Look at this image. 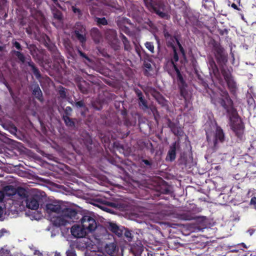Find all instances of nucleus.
Listing matches in <instances>:
<instances>
[{"instance_id": "obj_6", "label": "nucleus", "mask_w": 256, "mask_h": 256, "mask_svg": "<svg viewBox=\"0 0 256 256\" xmlns=\"http://www.w3.org/2000/svg\"><path fill=\"white\" fill-rule=\"evenodd\" d=\"M79 222H80L82 226L90 232L94 231L97 227L95 219L88 215L82 216V214Z\"/></svg>"}, {"instance_id": "obj_1", "label": "nucleus", "mask_w": 256, "mask_h": 256, "mask_svg": "<svg viewBox=\"0 0 256 256\" xmlns=\"http://www.w3.org/2000/svg\"><path fill=\"white\" fill-rule=\"evenodd\" d=\"M220 104L229 115L230 126L236 136L241 139L245 128L244 123L240 118L236 110L234 107V103H228L226 99L221 98Z\"/></svg>"}, {"instance_id": "obj_3", "label": "nucleus", "mask_w": 256, "mask_h": 256, "mask_svg": "<svg viewBox=\"0 0 256 256\" xmlns=\"http://www.w3.org/2000/svg\"><path fill=\"white\" fill-rule=\"evenodd\" d=\"M146 7L151 12H154L160 18L168 20L170 16L166 12H164L165 6L162 2H154L153 0H144Z\"/></svg>"}, {"instance_id": "obj_12", "label": "nucleus", "mask_w": 256, "mask_h": 256, "mask_svg": "<svg viewBox=\"0 0 256 256\" xmlns=\"http://www.w3.org/2000/svg\"><path fill=\"white\" fill-rule=\"evenodd\" d=\"M62 119L64 121L66 126L70 129L76 130L78 128V120L76 118L62 116Z\"/></svg>"}, {"instance_id": "obj_22", "label": "nucleus", "mask_w": 256, "mask_h": 256, "mask_svg": "<svg viewBox=\"0 0 256 256\" xmlns=\"http://www.w3.org/2000/svg\"><path fill=\"white\" fill-rule=\"evenodd\" d=\"M178 218L182 220H191L196 219V216L192 212L187 211L178 214Z\"/></svg>"}, {"instance_id": "obj_26", "label": "nucleus", "mask_w": 256, "mask_h": 256, "mask_svg": "<svg viewBox=\"0 0 256 256\" xmlns=\"http://www.w3.org/2000/svg\"><path fill=\"white\" fill-rule=\"evenodd\" d=\"M78 86L80 90L84 94H87L90 90V85L86 81L84 80L80 82L78 84Z\"/></svg>"}, {"instance_id": "obj_42", "label": "nucleus", "mask_w": 256, "mask_h": 256, "mask_svg": "<svg viewBox=\"0 0 256 256\" xmlns=\"http://www.w3.org/2000/svg\"><path fill=\"white\" fill-rule=\"evenodd\" d=\"M176 36L171 37V38L166 42V45L168 47L171 48L172 50L176 49L174 43L176 41Z\"/></svg>"}, {"instance_id": "obj_14", "label": "nucleus", "mask_w": 256, "mask_h": 256, "mask_svg": "<svg viewBox=\"0 0 256 256\" xmlns=\"http://www.w3.org/2000/svg\"><path fill=\"white\" fill-rule=\"evenodd\" d=\"M178 144L176 142H173L170 147L169 150L166 156V160L170 162L174 160L176 158V150Z\"/></svg>"}, {"instance_id": "obj_15", "label": "nucleus", "mask_w": 256, "mask_h": 256, "mask_svg": "<svg viewBox=\"0 0 256 256\" xmlns=\"http://www.w3.org/2000/svg\"><path fill=\"white\" fill-rule=\"evenodd\" d=\"M227 84L228 88L230 90V94L236 96V92L238 90L237 84L234 78H232L226 82Z\"/></svg>"}, {"instance_id": "obj_41", "label": "nucleus", "mask_w": 256, "mask_h": 256, "mask_svg": "<svg viewBox=\"0 0 256 256\" xmlns=\"http://www.w3.org/2000/svg\"><path fill=\"white\" fill-rule=\"evenodd\" d=\"M146 48L152 53H154V46L153 42H146L144 43Z\"/></svg>"}, {"instance_id": "obj_35", "label": "nucleus", "mask_w": 256, "mask_h": 256, "mask_svg": "<svg viewBox=\"0 0 256 256\" xmlns=\"http://www.w3.org/2000/svg\"><path fill=\"white\" fill-rule=\"evenodd\" d=\"M144 66L146 68L144 72V76H150L151 74H150V72L152 70V68L151 64L148 62L144 61Z\"/></svg>"}, {"instance_id": "obj_31", "label": "nucleus", "mask_w": 256, "mask_h": 256, "mask_svg": "<svg viewBox=\"0 0 256 256\" xmlns=\"http://www.w3.org/2000/svg\"><path fill=\"white\" fill-rule=\"evenodd\" d=\"M16 194H17L22 198H26V200L28 196L27 191L22 187H18L16 188Z\"/></svg>"}, {"instance_id": "obj_9", "label": "nucleus", "mask_w": 256, "mask_h": 256, "mask_svg": "<svg viewBox=\"0 0 256 256\" xmlns=\"http://www.w3.org/2000/svg\"><path fill=\"white\" fill-rule=\"evenodd\" d=\"M214 136V146H216L218 142H224V134L220 126H216Z\"/></svg>"}, {"instance_id": "obj_50", "label": "nucleus", "mask_w": 256, "mask_h": 256, "mask_svg": "<svg viewBox=\"0 0 256 256\" xmlns=\"http://www.w3.org/2000/svg\"><path fill=\"white\" fill-rule=\"evenodd\" d=\"M110 34L112 36V39H115L116 35V32L114 30H110L108 31L106 33V37L108 38V35Z\"/></svg>"}, {"instance_id": "obj_23", "label": "nucleus", "mask_w": 256, "mask_h": 256, "mask_svg": "<svg viewBox=\"0 0 256 256\" xmlns=\"http://www.w3.org/2000/svg\"><path fill=\"white\" fill-rule=\"evenodd\" d=\"M51 51L52 56L54 62L60 64L64 62L60 52L56 48H54Z\"/></svg>"}, {"instance_id": "obj_8", "label": "nucleus", "mask_w": 256, "mask_h": 256, "mask_svg": "<svg viewBox=\"0 0 256 256\" xmlns=\"http://www.w3.org/2000/svg\"><path fill=\"white\" fill-rule=\"evenodd\" d=\"M40 197L38 194L28 196L26 200V207L32 210H37L39 207V202Z\"/></svg>"}, {"instance_id": "obj_18", "label": "nucleus", "mask_w": 256, "mask_h": 256, "mask_svg": "<svg viewBox=\"0 0 256 256\" xmlns=\"http://www.w3.org/2000/svg\"><path fill=\"white\" fill-rule=\"evenodd\" d=\"M90 36L95 43L98 44L102 38V34L98 28H93L90 30Z\"/></svg>"}, {"instance_id": "obj_55", "label": "nucleus", "mask_w": 256, "mask_h": 256, "mask_svg": "<svg viewBox=\"0 0 256 256\" xmlns=\"http://www.w3.org/2000/svg\"><path fill=\"white\" fill-rule=\"evenodd\" d=\"M238 5V4L234 2L231 4V6L234 10H236L238 11H241L242 9L240 8H239Z\"/></svg>"}, {"instance_id": "obj_25", "label": "nucleus", "mask_w": 256, "mask_h": 256, "mask_svg": "<svg viewBox=\"0 0 256 256\" xmlns=\"http://www.w3.org/2000/svg\"><path fill=\"white\" fill-rule=\"evenodd\" d=\"M108 228L111 232L114 233L118 237H121L123 234V230L120 228V227L115 224L110 223Z\"/></svg>"}, {"instance_id": "obj_51", "label": "nucleus", "mask_w": 256, "mask_h": 256, "mask_svg": "<svg viewBox=\"0 0 256 256\" xmlns=\"http://www.w3.org/2000/svg\"><path fill=\"white\" fill-rule=\"evenodd\" d=\"M75 106L77 108H86V105L83 100H80V101L76 102Z\"/></svg>"}, {"instance_id": "obj_53", "label": "nucleus", "mask_w": 256, "mask_h": 256, "mask_svg": "<svg viewBox=\"0 0 256 256\" xmlns=\"http://www.w3.org/2000/svg\"><path fill=\"white\" fill-rule=\"evenodd\" d=\"M250 204L256 210V197L254 196L251 198Z\"/></svg>"}, {"instance_id": "obj_20", "label": "nucleus", "mask_w": 256, "mask_h": 256, "mask_svg": "<svg viewBox=\"0 0 256 256\" xmlns=\"http://www.w3.org/2000/svg\"><path fill=\"white\" fill-rule=\"evenodd\" d=\"M150 92L151 95L160 103L163 104V102L164 100V98L160 94V93L158 92L155 88H150Z\"/></svg>"}, {"instance_id": "obj_49", "label": "nucleus", "mask_w": 256, "mask_h": 256, "mask_svg": "<svg viewBox=\"0 0 256 256\" xmlns=\"http://www.w3.org/2000/svg\"><path fill=\"white\" fill-rule=\"evenodd\" d=\"M78 52L80 56L85 58L86 60H87L89 62H91L90 59L88 57V56L85 53L83 52L81 50H80V49H78Z\"/></svg>"}, {"instance_id": "obj_13", "label": "nucleus", "mask_w": 256, "mask_h": 256, "mask_svg": "<svg viewBox=\"0 0 256 256\" xmlns=\"http://www.w3.org/2000/svg\"><path fill=\"white\" fill-rule=\"evenodd\" d=\"M208 68L210 73H212L214 76L217 78H220V74L218 68L213 58L208 60Z\"/></svg>"}, {"instance_id": "obj_40", "label": "nucleus", "mask_w": 256, "mask_h": 256, "mask_svg": "<svg viewBox=\"0 0 256 256\" xmlns=\"http://www.w3.org/2000/svg\"><path fill=\"white\" fill-rule=\"evenodd\" d=\"M176 41L177 45L179 48L181 54H182L183 58L184 60H186V53L185 52V50H184V48L182 47V45L180 43V42L178 38H176Z\"/></svg>"}, {"instance_id": "obj_21", "label": "nucleus", "mask_w": 256, "mask_h": 256, "mask_svg": "<svg viewBox=\"0 0 256 256\" xmlns=\"http://www.w3.org/2000/svg\"><path fill=\"white\" fill-rule=\"evenodd\" d=\"M150 92L151 95L160 103L163 104V102L164 100V98L160 94V93L158 92L155 88H150Z\"/></svg>"}, {"instance_id": "obj_4", "label": "nucleus", "mask_w": 256, "mask_h": 256, "mask_svg": "<svg viewBox=\"0 0 256 256\" xmlns=\"http://www.w3.org/2000/svg\"><path fill=\"white\" fill-rule=\"evenodd\" d=\"M211 44L218 63L220 65L225 64L228 62V55L224 48L214 40L212 41Z\"/></svg>"}, {"instance_id": "obj_63", "label": "nucleus", "mask_w": 256, "mask_h": 256, "mask_svg": "<svg viewBox=\"0 0 256 256\" xmlns=\"http://www.w3.org/2000/svg\"><path fill=\"white\" fill-rule=\"evenodd\" d=\"M53 2L54 3V4H55L56 6H60V4L58 3V0H52Z\"/></svg>"}, {"instance_id": "obj_57", "label": "nucleus", "mask_w": 256, "mask_h": 256, "mask_svg": "<svg viewBox=\"0 0 256 256\" xmlns=\"http://www.w3.org/2000/svg\"><path fill=\"white\" fill-rule=\"evenodd\" d=\"M122 30L127 34H128L130 32V30L128 28L125 26L123 28H122Z\"/></svg>"}, {"instance_id": "obj_28", "label": "nucleus", "mask_w": 256, "mask_h": 256, "mask_svg": "<svg viewBox=\"0 0 256 256\" xmlns=\"http://www.w3.org/2000/svg\"><path fill=\"white\" fill-rule=\"evenodd\" d=\"M12 55L14 56H16L18 60L22 62V64H24L26 62V56L24 55L20 51H17L16 50H12L11 51Z\"/></svg>"}, {"instance_id": "obj_54", "label": "nucleus", "mask_w": 256, "mask_h": 256, "mask_svg": "<svg viewBox=\"0 0 256 256\" xmlns=\"http://www.w3.org/2000/svg\"><path fill=\"white\" fill-rule=\"evenodd\" d=\"M108 6L116 10H118L120 7L118 4L114 2H111V3L108 4Z\"/></svg>"}, {"instance_id": "obj_30", "label": "nucleus", "mask_w": 256, "mask_h": 256, "mask_svg": "<svg viewBox=\"0 0 256 256\" xmlns=\"http://www.w3.org/2000/svg\"><path fill=\"white\" fill-rule=\"evenodd\" d=\"M116 244L114 242L106 244L105 247L106 252L109 255H112L116 250Z\"/></svg>"}, {"instance_id": "obj_61", "label": "nucleus", "mask_w": 256, "mask_h": 256, "mask_svg": "<svg viewBox=\"0 0 256 256\" xmlns=\"http://www.w3.org/2000/svg\"><path fill=\"white\" fill-rule=\"evenodd\" d=\"M234 2L238 4V6H241L242 4H240V0H233Z\"/></svg>"}, {"instance_id": "obj_60", "label": "nucleus", "mask_w": 256, "mask_h": 256, "mask_svg": "<svg viewBox=\"0 0 256 256\" xmlns=\"http://www.w3.org/2000/svg\"><path fill=\"white\" fill-rule=\"evenodd\" d=\"M228 31L226 29H224V30H221L220 32V34L222 35H223L224 33L226 34H228Z\"/></svg>"}, {"instance_id": "obj_56", "label": "nucleus", "mask_w": 256, "mask_h": 256, "mask_svg": "<svg viewBox=\"0 0 256 256\" xmlns=\"http://www.w3.org/2000/svg\"><path fill=\"white\" fill-rule=\"evenodd\" d=\"M6 2V0H0V10L2 9L4 7Z\"/></svg>"}, {"instance_id": "obj_45", "label": "nucleus", "mask_w": 256, "mask_h": 256, "mask_svg": "<svg viewBox=\"0 0 256 256\" xmlns=\"http://www.w3.org/2000/svg\"><path fill=\"white\" fill-rule=\"evenodd\" d=\"M72 110L70 106H68L64 110V114L63 116H66L70 117L72 116Z\"/></svg>"}, {"instance_id": "obj_36", "label": "nucleus", "mask_w": 256, "mask_h": 256, "mask_svg": "<svg viewBox=\"0 0 256 256\" xmlns=\"http://www.w3.org/2000/svg\"><path fill=\"white\" fill-rule=\"evenodd\" d=\"M38 27L34 24H30L26 28V32L30 36H32L33 34L36 35L34 30L37 29Z\"/></svg>"}, {"instance_id": "obj_34", "label": "nucleus", "mask_w": 256, "mask_h": 256, "mask_svg": "<svg viewBox=\"0 0 256 256\" xmlns=\"http://www.w3.org/2000/svg\"><path fill=\"white\" fill-rule=\"evenodd\" d=\"M140 164L142 166L150 168L153 164V161L150 158V160L142 158Z\"/></svg>"}, {"instance_id": "obj_24", "label": "nucleus", "mask_w": 256, "mask_h": 256, "mask_svg": "<svg viewBox=\"0 0 256 256\" xmlns=\"http://www.w3.org/2000/svg\"><path fill=\"white\" fill-rule=\"evenodd\" d=\"M27 48L29 50L30 54L34 59H36L38 60H41V58H40L38 54V50L34 44H27Z\"/></svg>"}, {"instance_id": "obj_2", "label": "nucleus", "mask_w": 256, "mask_h": 256, "mask_svg": "<svg viewBox=\"0 0 256 256\" xmlns=\"http://www.w3.org/2000/svg\"><path fill=\"white\" fill-rule=\"evenodd\" d=\"M172 51L174 55L172 58L170 60V62L176 73L178 86L180 90V95L183 98H186L188 94V91L186 90L188 84L184 80L176 64V62H178L179 60L176 49Z\"/></svg>"}, {"instance_id": "obj_59", "label": "nucleus", "mask_w": 256, "mask_h": 256, "mask_svg": "<svg viewBox=\"0 0 256 256\" xmlns=\"http://www.w3.org/2000/svg\"><path fill=\"white\" fill-rule=\"evenodd\" d=\"M67 256H76V255L74 252L69 251L67 252Z\"/></svg>"}, {"instance_id": "obj_39", "label": "nucleus", "mask_w": 256, "mask_h": 256, "mask_svg": "<svg viewBox=\"0 0 256 256\" xmlns=\"http://www.w3.org/2000/svg\"><path fill=\"white\" fill-rule=\"evenodd\" d=\"M221 96L223 97L222 98L226 99L228 103L232 104V100L230 98L228 92L226 90L221 91Z\"/></svg>"}, {"instance_id": "obj_37", "label": "nucleus", "mask_w": 256, "mask_h": 256, "mask_svg": "<svg viewBox=\"0 0 256 256\" xmlns=\"http://www.w3.org/2000/svg\"><path fill=\"white\" fill-rule=\"evenodd\" d=\"M149 108H150L153 114L154 120L158 122L160 118V115L157 108L155 106H152Z\"/></svg>"}, {"instance_id": "obj_17", "label": "nucleus", "mask_w": 256, "mask_h": 256, "mask_svg": "<svg viewBox=\"0 0 256 256\" xmlns=\"http://www.w3.org/2000/svg\"><path fill=\"white\" fill-rule=\"evenodd\" d=\"M32 94L40 102L44 100L42 92L38 84H34L32 90Z\"/></svg>"}, {"instance_id": "obj_27", "label": "nucleus", "mask_w": 256, "mask_h": 256, "mask_svg": "<svg viewBox=\"0 0 256 256\" xmlns=\"http://www.w3.org/2000/svg\"><path fill=\"white\" fill-rule=\"evenodd\" d=\"M120 38L124 44V50L128 52L130 51V50H132V46L130 44V42L128 40L127 38L122 33L120 34Z\"/></svg>"}, {"instance_id": "obj_46", "label": "nucleus", "mask_w": 256, "mask_h": 256, "mask_svg": "<svg viewBox=\"0 0 256 256\" xmlns=\"http://www.w3.org/2000/svg\"><path fill=\"white\" fill-rule=\"evenodd\" d=\"M134 91L135 92L136 96L138 97V100L139 99L144 98V96L143 95L142 92L140 90H139L138 88H134Z\"/></svg>"}, {"instance_id": "obj_62", "label": "nucleus", "mask_w": 256, "mask_h": 256, "mask_svg": "<svg viewBox=\"0 0 256 256\" xmlns=\"http://www.w3.org/2000/svg\"><path fill=\"white\" fill-rule=\"evenodd\" d=\"M121 114L124 116H126V114H127V111H126V110H122V112H121Z\"/></svg>"}, {"instance_id": "obj_44", "label": "nucleus", "mask_w": 256, "mask_h": 256, "mask_svg": "<svg viewBox=\"0 0 256 256\" xmlns=\"http://www.w3.org/2000/svg\"><path fill=\"white\" fill-rule=\"evenodd\" d=\"M96 22L98 25L106 26L108 24V21L105 18H96Z\"/></svg>"}, {"instance_id": "obj_29", "label": "nucleus", "mask_w": 256, "mask_h": 256, "mask_svg": "<svg viewBox=\"0 0 256 256\" xmlns=\"http://www.w3.org/2000/svg\"><path fill=\"white\" fill-rule=\"evenodd\" d=\"M167 124L168 126L170 128L171 131L174 135L178 134L179 130L176 124L174 122H172L170 118H168Z\"/></svg>"}, {"instance_id": "obj_7", "label": "nucleus", "mask_w": 256, "mask_h": 256, "mask_svg": "<svg viewBox=\"0 0 256 256\" xmlns=\"http://www.w3.org/2000/svg\"><path fill=\"white\" fill-rule=\"evenodd\" d=\"M86 26L80 22H77L73 32V36L79 41L82 46H83L86 41Z\"/></svg>"}, {"instance_id": "obj_64", "label": "nucleus", "mask_w": 256, "mask_h": 256, "mask_svg": "<svg viewBox=\"0 0 256 256\" xmlns=\"http://www.w3.org/2000/svg\"><path fill=\"white\" fill-rule=\"evenodd\" d=\"M124 124L127 126L130 125V122L126 120H125Z\"/></svg>"}, {"instance_id": "obj_16", "label": "nucleus", "mask_w": 256, "mask_h": 256, "mask_svg": "<svg viewBox=\"0 0 256 256\" xmlns=\"http://www.w3.org/2000/svg\"><path fill=\"white\" fill-rule=\"evenodd\" d=\"M28 60L26 62V64L31 68V70L36 78L38 80L41 78L42 76L38 68L35 66L34 62L31 60L30 56Z\"/></svg>"}, {"instance_id": "obj_38", "label": "nucleus", "mask_w": 256, "mask_h": 256, "mask_svg": "<svg viewBox=\"0 0 256 256\" xmlns=\"http://www.w3.org/2000/svg\"><path fill=\"white\" fill-rule=\"evenodd\" d=\"M4 190L8 195L10 196L16 194V188L12 186L9 185L4 187Z\"/></svg>"}, {"instance_id": "obj_19", "label": "nucleus", "mask_w": 256, "mask_h": 256, "mask_svg": "<svg viewBox=\"0 0 256 256\" xmlns=\"http://www.w3.org/2000/svg\"><path fill=\"white\" fill-rule=\"evenodd\" d=\"M60 214V216H58L56 218H54V220L52 221L53 224L58 227L62 226H66V224L68 223L67 222V220H66V218L62 216V214Z\"/></svg>"}, {"instance_id": "obj_48", "label": "nucleus", "mask_w": 256, "mask_h": 256, "mask_svg": "<svg viewBox=\"0 0 256 256\" xmlns=\"http://www.w3.org/2000/svg\"><path fill=\"white\" fill-rule=\"evenodd\" d=\"M58 94L62 98H66V92L65 88L64 87L62 86L58 90Z\"/></svg>"}, {"instance_id": "obj_32", "label": "nucleus", "mask_w": 256, "mask_h": 256, "mask_svg": "<svg viewBox=\"0 0 256 256\" xmlns=\"http://www.w3.org/2000/svg\"><path fill=\"white\" fill-rule=\"evenodd\" d=\"M221 73L224 78L225 81H227L233 78L232 74L228 69H226L224 68H221Z\"/></svg>"}, {"instance_id": "obj_43", "label": "nucleus", "mask_w": 256, "mask_h": 256, "mask_svg": "<svg viewBox=\"0 0 256 256\" xmlns=\"http://www.w3.org/2000/svg\"><path fill=\"white\" fill-rule=\"evenodd\" d=\"M72 9L74 13L75 14L77 15L79 18H80L82 17V10L80 8H77L76 6H72Z\"/></svg>"}, {"instance_id": "obj_58", "label": "nucleus", "mask_w": 256, "mask_h": 256, "mask_svg": "<svg viewBox=\"0 0 256 256\" xmlns=\"http://www.w3.org/2000/svg\"><path fill=\"white\" fill-rule=\"evenodd\" d=\"M164 38L166 39L168 38H170L171 37H172L168 32H166V30L164 31Z\"/></svg>"}, {"instance_id": "obj_52", "label": "nucleus", "mask_w": 256, "mask_h": 256, "mask_svg": "<svg viewBox=\"0 0 256 256\" xmlns=\"http://www.w3.org/2000/svg\"><path fill=\"white\" fill-rule=\"evenodd\" d=\"M12 44L18 50V51L22 50V46L18 42L15 41L14 42H12Z\"/></svg>"}, {"instance_id": "obj_33", "label": "nucleus", "mask_w": 256, "mask_h": 256, "mask_svg": "<svg viewBox=\"0 0 256 256\" xmlns=\"http://www.w3.org/2000/svg\"><path fill=\"white\" fill-rule=\"evenodd\" d=\"M138 104L140 108L144 111H146L150 108L148 106V101L145 99L144 97L139 99Z\"/></svg>"}, {"instance_id": "obj_47", "label": "nucleus", "mask_w": 256, "mask_h": 256, "mask_svg": "<svg viewBox=\"0 0 256 256\" xmlns=\"http://www.w3.org/2000/svg\"><path fill=\"white\" fill-rule=\"evenodd\" d=\"M124 235L129 241H130L132 238V234L127 229H124Z\"/></svg>"}, {"instance_id": "obj_11", "label": "nucleus", "mask_w": 256, "mask_h": 256, "mask_svg": "<svg viewBox=\"0 0 256 256\" xmlns=\"http://www.w3.org/2000/svg\"><path fill=\"white\" fill-rule=\"evenodd\" d=\"M46 212L48 214L54 212L57 214L61 213L62 208L60 204L54 202L47 204L46 206Z\"/></svg>"}, {"instance_id": "obj_5", "label": "nucleus", "mask_w": 256, "mask_h": 256, "mask_svg": "<svg viewBox=\"0 0 256 256\" xmlns=\"http://www.w3.org/2000/svg\"><path fill=\"white\" fill-rule=\"evenodd\" d=\"M61 213L68 223L79 222L80 217L82 216V213L74 208H66L62 209Z\"/></svg>"}, {"instance_id": "obj_10", "label": "nucleus", "mask_w": 256, "mask_h": 256, "mask_svg": "<svg viewBox=\"0 0 256 256\" xmlns=\"http://www.w3.org/2000/svg\"><path fill=\"white\" fill-rule=\"evenodd\" d=\"M72 234L78 238H84L86 236V230L80 226H73L71 228Z\"/></svg>"}]
</instances>
